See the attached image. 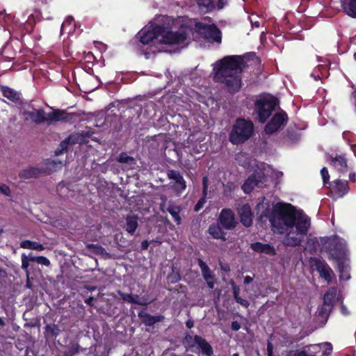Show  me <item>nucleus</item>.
Segmentation results:
<instances>
[{
  "mask_svg": "<svg viewBox=\"0 0 356 356\" xmlns=\"http://www.w3.org/2000/svg\"><path fill=\"white\" fill-rule=\"evenodd\" d=\"M321 250L327 252L334 259L343 258L346 252V241L337 235L330 237H321L318 241Z\"/></svg>",
  "mask_w": 356,
  "mask_h": 356,
  "instance_id": "4",
  "label": "nucleus"
},
{
  "mask_svg": "<svg viewBox=\"0 0 356 356\" xmlns=\"http://www.w3.org/2000/svg\"><path fill=\"white\" fill-rule=\"evenodd\" d=\"M331 163L334 165L339 171L344 172L347 170V161L346 160L339 156L337 157H330Z\"/></svg>",
  "mask_w": 356,
  "mask_h": 356,
  "instance_id": "30",
  "label": "nucleus"
},
{
  "mask_svg": "<svg viewBox=\"0 0 356 356\" xmlns=\"http://www.w3.org/2000/svg\"><path fill=\"white\" fill-rule=\"evenodd\" d=\"M231 327L234 331H238L241 328V324L238 321H233Z\"/></svg>",
  "mask_w": 356,
  "mask_h": 356,
  "instance_id": "48",
  "label": "nucleus"
},
{
  "mask_svg": "<svg viewBox=\"0 0 356 356\" xmlns=\"http://www.w3.org/2000/svg\"><path fill=\"white\" fill-rule=\"evenodd\" d=\"M309 264L312 269L317 270L320 276L323 277L327 283L332 282L333 271L324 261L316 257H310Z\"/></svg>",
  "mask_w": 356,
  "mask_h": 356,
  "instance_id": "10",
  "label": "nucleus"
},
{
  "mask_svg": "<svg viewBox=\"0 0 356 356\" xmlns=\"http://www.w3.org/2000/svg\"><path fill=\"white\" fill-rule=\"evenodd\" d=\"M74 115V113H67L63 110L54 109L47 114L45 122L51 124L60 120H70Z\"/></svg>",
  "mask_w": 356,
  "mask_h": 356,
  "instance_id": "15",
  "label": "nucleus"
},
{
  "mask_svg": "<svg viewBox=\"0 0 356 356\" xmlns=\"http://www.w3.org/2000/svg\"><path fill=\"white\" fill-rule=\"evenodd\" d=\"M197 346L198 348L201 350L203 355L207 356H211L213 354V350L211 346L206 341L205 339L200 336L195 335L193 337V342L190 345V347Z\"/></svg>",
  "mask_w": 356,
  "mask_h": 356,
  "instance_id": "16",
  "label": "nucleus"
},
{
  "mask_svg": "<svg viewBox=\"0 0 356 356\" xmlns=\"http://www.w3.org/2000/svg\"><path fill=\"white\" fill-rule=\"evenodd\" d=\"M238 213L240 216L241 222L246 227L252 224V213L249 204H245L238 209Z\"/></svg>",
  "mask_w": 356,
  "mask_h": 356,
  "instance_id": "18",
  "label": "nucleus"
},
{
  "mask_svg": "<svg viewBox=\"0 0 356 356\" xmlns=\"http://www.w3.org/2000/svg\"><path fill=\"white\" fill-rule=\"evenodd\" d=\"M149 242L147 240H145L141 243V249L142 250H147L149 247Z\"/></svg>",
  "mask_w": 356,
  "mask_h": 356,
  "instance_id": "51",
  "label": "nucleus"
},
{
  "mask_svg": "<svg viewBox=\"0 0 356 356\" xmlns=\"http://www.w3.org/2000/svg\"><path fill=\"white\" fill-rule=\"evenodd\" d=\"M225 4H227V0H218V9H222Z\"/></svg>",
  "mask_w": 356,
  "mask_h": 356,
  "instance_id": "50",
  "label": "nucleus"
},
{
  "mask_svg": "<svg viewBox=\"0 0 356 356\" xmlns=\"http://www.w3.org/2000/svg\"><path fill=\"white\" fill-rule=\"evenodd\" d=\"M259 202L256 206V214L258 216L260 220H261L264 217L268 218L270 220L271 218H274L277 216V215L273 217L271 216L269 201H268L265 197L259 198Z\"/></svg>",
  "mask_w": 356,
  "mask_h": 356,
  "instance_id": "14",
  "label": "nucleus"
},
{
  "mask_svg": "<svg viewBox=\"0 0 356 356\" xmlns=\"http://www.w3.org/2000/svg\"><path fill=\"white\" fill-rule=\"evenodd\" d=\"M202 185H203V190H202V197L199 200V201L197 202V204L195 205L194 211H198L200 209H202L204 206V204L206 203V197L207 195V191H208V177H204L202 178Z\"/></svg>",
  "mask_w": 356,
  "mask_h": 356,
  "instance_id": "27",
  "label": "nucleus"
},
{
  "mask_svg": "<svg viewBox=\"0 0 356 356\" xmlns=\"http://www.w3.org/2000/svg\"><path fill=\"white\" fill-rule=\"evenodd\" d=\"M267 178L263 171H255L250 175L242 186L245 193H250L254 187L262 188L266 185Z\"/></svg>",
  "mask_w": 356,
  "mask_h": 356,
  "instance_id": "9",
  "label": "nucleus"
},
{
  "mask_svg": "<svg viewBox=\"0 0 356 356\" xmlns=\"http://www.w3.org/2000/svg\"><path fill=\"white\" fill-rule=\"evenodd\" d=\"M324 346L328 347L327 348H326V350H329L328 354H330V350H331L330 343H325Z\"/></svg>",
  "mask_w": 356,
  "mask_h": 356,
  "instance_id": "56",
  "label": "nucleus"
},
{
  "mask_svg": "<svg viewBox=\"0 0 356 356\" xmlns=\"http://www.w3.org/2000/svg\"><path fill=\"white\" fill-rule=\"evenodd\" d=\"M20 247L22 248L34 250L37 251H42L44 250V247L43 246L42 244L36 241H31L29 240L22 241L20 243Z\"/></svg>",
  "mask_w": 356,
  "mask_h": 356,
  "instance_id": "31",
  "label": "nucleus"
},
{
  "mask_svg": "<svg viewBox=\"0 0 356 356\" xmlns=\"http://www.w3.org/2000/svg\"><path fill=\"white\" fill-rule=\"evenodd\" d=\"M86 248L92 250L95 254L101 255L105 259H110L111 257V254L103 247L97 244L88 243L86 245Z\"/></svg>",
  "mask_w": 356,
  "mask_h": 356,
  "instance_id": "28",
  "label": "nucleus"
},
{
  "mask_svg": "<svg viewBox=\"0 0 356 356\" xmlns=\"http://www.w3.org/2000/svg\"><path fill=\"white\" fill-rule=\"evenodd\" d=\"M186 327H187L188 328H191V327H193L194 323H193V322L192 321H188L186 322Z\"/></svg>",
  "mask_w": 356,
  "mask_h": 356,
  "instance_id": "55",
  "label": "nucleus"
},
{
  "mask_svg": "<svg viewBox=\"0 0 356 356\" xmlns=\"http://www.w3.org/2000/svg\"><path fill=\"white\" fill-rule=\"evenodd\" d=\"M274 229L280 234L286 232L283 243L296 247L301 244L310 227V218L300 210H282L277 217L270 219Z\"/></svg>",
  "mask_w": 356,
  "mask_h": 356,
  "instance_id": "1",
  "label": "nucleus"
},
{
  "mask_svg": "<svg viewBox=\"0 0 356 356\" xmlns=\"http://www.w3.org/2000/svg\"><path fill=\"white\" fill-rule=\"evenodd\" d=\"M138 298H139V296L138 295H136L135 296H134V300H139ZM140 300H145L143 298H142Z\"/></svg>",
  "mask_w": 356,
  "mask_h": 356,
  "instance_id": "59",
  "label": "nucleus"
},
{
  "mask_svg": "<svg viewBox=\"0 0 356 356\" xmlns=\"http://www.w3.org/2000/svg\"><path fill=\"white\" fill-rule=\"evenodd\" d=\"M318 241H317V243ZM316 241L315 238H308L305 249L309 250V252L314 251L316 250Z\"/></svg>",
  "mask_w": 356,
  "mask_h": 356,
  "instance_id": "40",
  "label": "nucleus"
},
{
  "mask_svg": "<svg viewBox=\"0 0 356 356\" xmlns=\"http://www.w3.org/2000/svg\"><path fill=\"white\" fill-rule=\"evenodd\" d=\"M117 161L122 163H127L130 165L136 163L135 159L129 156L126 152L120 153L117 159Z\"/></svg>",
  "mask_w": 356,
  "mask_h": 356,
  "instance_id": "35",
  "label": "nucleus"
},
{
  "mask_svg": "<svg viewBox=\"0 0 356 356\" xmlns=\"http://www.w3.org/2000/svg\"><path fill=\"white\" fill-rule=\"evenodd\" d=\"M277 106V99L273 97L257 99L254 109L257 113V119L262 123L265 122Z\"/></svg>",
  "mask_w": 356,
  "mask_h": 356,
  "instance_id": "7",
  "label": "nucleus"
},
{
  "mask_svg": "<svg viewBox=\"0 0 356 356\" xmlns=\"http://www.w3.org/2000/svg\"><path fill=\"white\" fill-rule=\"evenodd\" d=\"M350 179L355 181V174H353V175H350Z\"/></svg>",
  "mask_w": 356,
  "mask_h": 356,
  "instance_id": "58",
  "label": "nucleus"
},
{
  "mask_svg": "<svg viewBox=\"0 0 356 356\" xmlns=\"http://www.w3.org/2000/svg\"><path fill=\"white\" fill-rule=\"evenodd\" d=\"M198 5L205 8L207 10H212L214 8L213 0H198Z\"/></svg>",
  "mask_w": 356,
  "mask_h": 356,
  "instance_id": "38",
  "label": "nucleus"
},
{
  "mask_svg": "<svg viewBox=\"0 0 356 356\" xmlns=\"http://www.w3.org/2000/svg\"><path fill=\"white\" fill-rule=\"evenodd\" d=\"M250 247L254 251L257 252L265 253L271 256L276 254L275 248L269 244H264L260 242H257L252 243Z\"/></svg>",
  "mask_w": 356,
  "mask_h": 356,
  "instance_id": "21",
  "label": "nucleus"
},
{
  "mask_svg": "<svg viewBox=\"0 0 356 356\" xmlns=\"http://www.w3.org/2000/svg\"><path fill=\"white\" fill-rule=\"evenodd\" d=\"M26 286L28 288H31V283H30V281H29V277L27 278Z\"/></svg>",
  "mask_w": 356,
  "mask_h": 356,
  "instance_id": "57",
  "label": "nucleus"
},
{
  "mask_svg": "<svg viewBox=\"0 0 356 356\" xmlns=\"http://www.w3.org/2000/svg\"><path fill=\"white\" fill-rule=\"evenodd\" d=\"M168 177L170 179H173L179 185L181 191L185 190L186 187V181L179 171L170 170L167 172Z\"/></svg>",
  "mask_w": 356,
  "mask_h": 356,
  "instance_id": "25",
  "label": "nucleus"
},
{
  "mask_svg": "<svg viewBox=\"0 0 356 356\" xmlns=\"http://www.w3.org/2000/svg\"><path fill=\"white\" fill-rule=\"evenodd\" d=\"M185 339L188 343L189 346L193 342V337L191 335L187 334L185 337Z\"/></svg>",
  "mask_w": 356,
  "mask_h": 356,
  "instance_id": "53",
  "label": "nucleus"
},
{
  "mask_svg": "<svg viewBox=\"0 0 356 356\" xmlns=\"http://www.w3.org/2000/svg\"><path fill=\"white\" fill-rule=\"evenodd\" d=\"M287 119V115L285 113H276L271 120L266 125V134H273L278 131L286 122Z\"/></svg>",
  "mask_w": 356,
  "mask_h": 356,
  "instance_id": "12",
  "label": "nucleus"
},
{
  "mask_svg": "<svg viewBox=\"0 0 356 356\" xmlns=\"http://www.w3.org/2000/svg\"><path fill=\"white\" fill-rule=\"evenodd\" d=\"M29 261L27 260L26 255L25 254H22V268L25 271L26 278H29L30 272L29 270Z\"/></svg>",
  "mask_w": 356,
  "mask_h": 356,
  "instance_id": "37",
  "label": "nucleus"
},
{
  "mask_svg": "<svg viewBox=\"0 0 356 356\" xmlns=\"http://www.w3.org/2000/svg\"><path fill=\"white\" fill-rule=\"evenodd\" d=\"M254 26H255L256 27H259V23L258 22H255L254 24Z\"/></svg>",
  "mask_w": 356,
  "mask_h": 356,
  "instance_id": "64",
  "label": "nucleus"
},
{
  "mask_svg": "<svg viewBox=\"0 0 356 356\" xmlns=\"http://www.w3.org/2000/svg\"><path fill=\"white\" fill-rule=\"evenodd\" d=\"M138 317L141 319L142 322L147 326H152L157 322H161L163 320V316H152L148 313L140 312L138 314Z\"/></svg>",
  "mask_w": 356,
  "mask_h": 356,
  "instance_id": "22",
  "label": "nucleus"
},
{
  "mask_svg": "<svg viewBox=\"0 0 356 356\" xmlns=\"http://www.w3.org/2000/svg\"><path fill=\"white\" fill-rule=\"evenodd\" d=\"M339 270L341 273V275H340V278L341 279H345V280H348L349 278V276H347L346 277H344L343 275V273L346 270V267L344 266L343 264L339 263Z\"/></svg>",
  "mask_w": 356,
  "mask_h": 356,
  "instance_id": "45",
  "label": "nucleus"
},
{
  "mask_svg": "<svg viewBox=\"0 0 356 356\" xmlns=\"http://www.w3.org/2000/svg\"><path fill=\"white\" fill-rule=\"evenodd\" d=\"M341 7L348 15L356 18V0H341Z\"/></svg>",
  "mask_w": 356,
  "mask_h": 356,
  "instance_id": "24",
  "label": "nucleus"
},
{
  "mask_svg": "<svg viewBox=\"0 0 356 356\" xmlns=\"http://www.w3.org/2000/svg\"><path fill=\"white\" fill-rule=\"evenodd\" d=\"M5 325V322L0 318V326L3 327Z\"/></svg>",
  "mask_w": 356,
  "mask_h": 356,
  "instance_id": "60",
  "label": "nucleus"
},
{
  "mask_svg": "<svg viewBox=\"0 0 356 356\" xmlns=\"http://www.w3.org/2000/svg\"><path fill=\"white\" fill-rule=\"evenodd\" d=\"M198 265L201 269L202 276L209 289H213L214 287V276L212 274L209 267L207 264L201 259H198Z\"/></svg>",
  "mask_w": 356,
  "mask_h": 356,
  "instance_id": "20",
  "label": "nucleus"
},
{
  "mask_svg": "<svg viewBox=\"0 0 356 356\" xmlns=\"http://www.w3.org/2000/svg\"><path fill=\"white\" fill-rule=\"evenodd\" d=\"M187 37L186 28L181 27L177 31L173 32L162 26L156 25L152 30L148 28L140 35V41L143 44H148L155 40L156 42L165 44L183 43Z\"/></svg>",
  "mask_w": 356,
  "mask_h": 356,
  "instance_id": "3",
  "label": "nucleus"
},
{
  "mask_svg": "<svg viewBox=\"0 0 356 356\" xmlns=\"http://www.w3.org/2000/svg\"><path fill=\"white\" fill-rule=\"evenodd\" d=\"M37 263L41 265H44L45 266H49L50 265L49 260L43 256H38L37 259Z\"/></svg>",
  "mask_w": 356,
  "mask_h": 356,
  "instance_id": "41",
  "label": "nucleus"
},
{
  "mask_svg": "<svg viewBox=\"0 0 356 356\" xmlns=\"http://www.w3.org/2000/svg\"><path fill=\"white\" fill-rule=\"evenodd\" d=\"M208 232L213 238L216 239H222L226 241L225 233L223 232L219 224L211 225L209 227Z\"/></svg>",
  "mask_w": 356,
  "mask_h": 356,
  "instance_id": "26",
  "label": "nucleus"
},
{
  "mask_svg": "<svg viewBox=\"0 0 356 356\" xmlns=\"http://www.w3.org/2000/svg\"><path fill=\"white\" fill-rule=\"evenodd\" d=\"M335 183H336V184H337V185H341V184H342V182H341V181L340 179H337V180H336V181H335Z\"/></svg>",
  "mask_w": 356,
  "mask_h": 356,
  "instance_id": "61",
  "label": "nucleus"
},
{
  "mask_svg": "<svg viewBox=\"0 0 356 356\" xmlns=\"http://www.w3.org/2000/svg\"><path fill=\"white\" fill-rule=\"evenodd\" d=\"M167 280L168 282L171 284L177 283L181 280V276L179 275V270L176 267L173 266L172 268V272L168 275Z\"/></svg>",
  "mask_w": 356,
  "mask_h": 356,
  "instance_id": "34",
  "label": "nucleus"
},
{
  "mask_svg": "<svg viewBox=\"0 0 356 356\" xmlns=\"http://www.w3.org/2000/svg\"><path fill=\"white\" fill-rule=\"evenodd\" d=\"M0 193H2L6 196H10V189L6 184H1L0 185Z\"/></svg>",
  "mask_w": 356,
  "mask_h": 356,
  "instance_id": "43",
  "label": "nucleus"
},
{
  "mask_svg": "<svg viewBox=\"0 0 356 356\" xmlns=\"http://www.w3.org/2000/svg\"><path fill=\"white\" fill-rule=\"evenodd\" d=\"M236 302L238 304H240L241 306L244 307H248L249 305H250V303L248 300H245V299H243L241 298V297H239L236 300Z\"/></svg>",
  "mask_w": 356,
  "mask_h": 356,
  "instance_id": "44",
  "label": "nucleus"
},
{
  "mask_svg": "<svg viewBox=\"0 0 356 356\" xmlns=\"http://www.w3.org/2000/svg\"><path fill=\"white\" fill-rule=\"evenodd\" d=\"M252 282V278L250 276H245L244 278V283L248 284Z\"/></svg>",
  "mask_w": 356,
  "mask_h": 356,
  "instance_id": "54",
  "label": "nucleus"
},
{
  "mask_svg": "<svg viewBox=\"0 0 356 356\" xmlns=\"http://www.w3.org/2000/svg\"><path fill=\"white\" fill-rule=\"evenodd\" d=\"M3 95L9 100L16 102L20 99V93L6 86L1 88Z\"/></svg>",
  "mask_w": 356,
  "mask_h": 356,
  "instance_id": "29",
  "label": "nucleus"
},
{
  "mask_svg": "<svg viewBox=\"0 0 356 356\" xmlns=\"http://www.w3.org/2000/svg\"><path fill=\"white\" fill-rule=\"evenodd\" d=\"M138 216L137 215H127L125 218L126 225L124 226L125 230L130 234H133L138 226Z\"/></svg>",
  "mask_w": 356,
  "mask_h": 356,
  "instance_id": "23",
  "label": "nucleus"
},
{
  "mask_svg": "<svg viewBox=\"0 0 356 356\" xmlns=\"http://www.w3.org/2000/svg\"><path fill=\"white\" fill-rule=\"evenodd\" d=\"M273 346L270 341H268L267 343L268 356H273Z\"/></svg>",
  "mask_w": 356,
  "mask_h": 356,
  "instance_id": "47",
  "label": "nucleus"
},
{
  "mask_svg": "<svg viewBox=\"0 0 356 356\" xmlns=\"http://www.w3.org/2000/svg\"><path fill=\"white\" fill-rule=\"evenodd\" d=\"M253 131L254 124L251 120L238 119L229 134V140L235 145L243 143L252 136Z\"/></svg>",
  "mask_w": 356,
  "mask_h": 356,
  "instance_id": "5",
  "label": "nucleus"
},
{
  "mask_svg": "<svg viewBox=\"0 0 356 356\" xmlns=\"http://www.w3.org/2000/svg\"><path fill=\"white\" fill-rule=\"evenodd\" d=\"M82 142L83 139L79 134H72L60 143L59 147H58L55 151V154L58 156L67 151L69 145L81 143Z\"/></svg>",
  "mask_w": 356,
  "mask_h": 356,
  "instance_id": "17",
  "label": "nucleus"
},
{
  "mask_svg": "<svg viewBox=\"0 0 356 356\" xmlns=\"http://www.w3.org/2000/svg\"><path fill=\"white\" fill-rule=\"evenodd\" d=\"M118 294L120 296L122 299L124 301L132 304H136L138 305H147V302L146 300H134V296L129 293H124L121 291H118Z\"/></svg>",
  "mask_w": 356,
  "mask_h": 356,
  "instance_id": "32",
  "label": "nucleus"
},
{
  "mask_svg": "<svg viewBox=\"0 0 356 356\" xmlns=\"http://www.w3.org/2000/svg\"><path fill=\"white\" fill-rule=\"evenodd\" d=\"M218 220L220 225L225 229H233L236 227L238 222L235 219L234 212L229 209H224L221 211Z\"/></svg>",
  "mask_w": 356,
  "mask_h": 356,
  "instance_id": "13",
  "label": "nucleus"
},
{
  "mask_svg": "<svg viewBox=\"0 0 356 356\" xmlns=\"http://www.w3.org/2000/svg\"><path fill=\"white\" fill-rule=\"evenodd\" d=\"M321 175H322L323 183L325 184H327L328 182L329 178H330V176H329L328 171H327V168L325 167L323 168L321 171Z\"/></svg>",
  "mask_w": 356,
  "mask_h": 356,
  "instance_id": "42",
  "label": "nucleus"
},
{
  "mask_svg": "<svg viewBox=\"0 0 356 356\" xmlns=\"http://www.w3.org/2000/svg\"><path fill=\"white\" fill-rule=\"evenodd\" d=\"M168 211L170 213V215L174 218L175 221L177 222V224H180L181 222V218L179 215L180 212V208L177 206L174 205H169V207L167 209Z\"/></svg>",
  "mask_w": 356,
  "mask_h": 356,
  "instance_id": "33",
  "label": "nucleus"
},
{
  "mask_svg": "<svg viewBox=\"0 0 356 356\" xmlns=\"http://www.w3.org/2000/svg\"><path fill=\"white\" fill-rule=\"evenodd\" d=\"M239 288L235 285L233 286V294L234 298L235 300H236L240 296H239Z\"/></svg>",
  "mask_w": 356,
  "mask_h": 356,
  "instance_id": "46",
  "label": "nucleus"
},
{
  "mask_svg": "<svg viewBox=\"0 0 356 356\" xmlns=\"http://www.w3.org/2000/svg\"><path fill=\"white\" fill-rule=\"evenodd\" d=\"M312 347L314 349H315V350H316V349L319 348V346H318V345H314V346H312Z\"/></svg>",
  "mask_w": 356,
  "mask_h": 356,
  "instance_id": "63",
  "label": "nucleus"
},
{
  "mask_svg": "<svg viewBox=\"0 0 356 356\" xmlns=\"http://www.w3.org/2000/svg\"><path fill=\"white\" fill-rule=\"evenodd\" d=\"M93 300H94V298L93 297H89L88 298H87L86 300H85V302L89 305V306H93Z\"/></svg>",
  "mask_w": 356,
  "mask_h": 356,
  "instance_id": "52",
  "label": "nucleus"
},
{
  "mask_svg": "<svg viewBox=\"0 0 356 356\" xmlns=\"http://www.w3.org/2000/svg\"><path fill=\"white\" fill-rule=\"evenodd\" d=\"M337 289L330 288L324 295L323 304L318 309L315 317L316 321L319 325L323 326L327 321L328 316L335 302Z\"/></svg>",
  "mask_w": 356,
  "mask_h": 356,
  "instance_id": "6",
  "label": "nucleus"
},
{
  "mask_svg": "<svg viewBox=\"0 0 356 356\" xmlns=\"http://www.w3.org/2000/svg\"><path fill=\"white\" fill-rule=\"evenodd\" d=\"M27 260L30 261H33L37 263L38 257L33 256L31 253L29 255H26Z\"/></svg>",
  "mask_w": 356,
  "mask_h": 356,
  "instance_id": "49",
  "label": "nucleus"
},
{
  "mask_svg": "<svg viewBox=\"0 0 356 356\" xmlns=\"http://www.w3.org/2000/svg\"><path fill=\"white\" fill-rule=\"evenodd\" d=\"M51 172V170L47 168L29 166L21 170L19 172V177L22 179L38 178L43 175H49Z\"/></svg>",
  "mask_w": 356,
  "mask_h": 356,
  "instance_id": "11",
  "label": "nucleus"
},
{
  "mask_svg": "<svg viewBox=\"0 0 356 356\" xmlns=\"http://www.w3.org/2000/svg\"><path fill=\"white\" fill-rule=\"evenodd\" d=\"M245 67V61L241 56H228L217 61L213 67L214 79L225 85L231 93H236L241 88V73Z\"/></svg>",
  "mask_w": 356,
  "mask_h": 356,
  "instance_id": "2",
  "label": "nucleus"
},
{
  "mask_svg": "<svg viewBox=\"0 0 356 356\" xmlns=\"http://www.w3.org/2000/svg\"><path fill=\"white\" fill-rule=\"evenodd\" d=\"M22 115L25 117V120H31L35 124H41L46 121L45 112L42 109L32 111H24Z\"/></svg>",
  "mask_w": 356,
  "mask_h": 356,
  "instance_id": "19",
  "label": "nucleus"
},
{
  "mask_svg": "<svg viewBox=\"0 0 356 356\" xmlns=\"http://www.w3.org/2000/svg\"><path fill=\"white\" fill-rule=\"evenodd\" d=\"M46 330L48 332L51 333L53 336H55V337L58 336L60 332L58 326L54 324L47 325Z\"/></svg>",
  "mask_w": 356,
  "mask_h": 356,
  "instance_id": "39",
  "label": "nucleus"
},
{
  "mask_svg": "<svg viewBox=\"0 0 356 356\" xmlns=\"http://www.w3.org/2000/svg\"><path fill=\"white\" fill-rule=\"evenodd\" d=\"M197 31L209 42L220 43L222 41L221 31L215 24L196 23Z\"/></svg>",
  "mask_w": 356,
  "mask_h": 356,
  "instance_id": "8",
  "label": "nucleus"
},
{
  "mask_svg": "<svg viewBox=\"0 0 356 356\" xmlns=\"http://www.w3.org/2000/svg\"><path fill=\"white\" fill-rule=\"evenodd\" d=\"M80 346L79 344H72L63 352V356H74L79 352Z\"/></svg>",
  "mask_w": 356,
  "mask_h": 356,
  "instance_id": "36",
  "label": "nucleus"
},
{
  "mask_svg": "<svg viewBox=\"0 0 356 356\" xmlns=\"http://www.w3.org/2000/svg\"><path fill=\"white\" fill-rule=\"evenodd\" d=\"M222 269L225 271H229V268L226 266V267H222Z\"/></svg>",
  "mask_w": 356,
  "mask_h": 356,
  "instance_id": "62",
  "label": "nucleus"
}]
</instances>
